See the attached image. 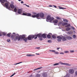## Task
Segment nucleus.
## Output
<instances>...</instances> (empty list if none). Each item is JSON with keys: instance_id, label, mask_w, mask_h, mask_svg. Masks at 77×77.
Returning a JSON list of instances; mask_svg holds the SVG:
<instances>
[{"instance_id": "obj_1", "label": "nucleus", "mask_w": 77, "mask_h": 77, "mask_svg": "<svg viewBox=\"0 0 77 77\" xmlns=\"http://www.w3.org/2000/svg\"><path fill=\"white\" fill-rule=\"evenodd\" d=\"M26 37V35H22L19 36L18 34L16 35L15 37L14 38V41H17L18 39V41H20V39H24Z\"/></svg>"}, {"instance_id": "obj_2", "label": "nucleus", "mask_w": 77, "mask_h": 77, "mask_svg": "<svg viewBox=\"0 0 77 77\" xmlns=\"http://www.w3.org/2000/svg\"><path fill=\"white\" fill-rule=\"evenodd\" d=\"M47 34H43L42 35L41 34H38L37 35V36L38 37V38H41V37H42L43 38H46V35Z\"/></svg>"}, {"instance_id": "obj_3", "label": "nucleus", "mask_w": 77, "mask_h": 77, "mask_svg": "<svg viewBox=\"0 0 77 77\" xmlns=\"http://www.w3.org/2000/svg\"><path fill=\"white\" fill-rule=\"evenodd\" d=\"M47 20H50V23H52V21L54 20L53 17H51L50 16L48 15L47 17V21H48Z\"/></svg>"}, {"instance_id": "obj_4", "label": "nucleus", "mask_w": 77, "mask_h": 77, "mask_svg": "<svg viewBox=\"0 0 77 77\" xmlns=\"http://www.w3.org/2000/svg\"><path fill=\"white\" fill-rule=\"evenodd\" d=\"M35 37V35H29L27 37V39L28 40H32V39H33Z\"/></svg>"}, {"instance_id": "obj_5", "label": "nucleus", "mask_w": 77, "mask_h": 77, "mask_svg": "<svg viewBox=\"0 0 77 77\" xmlns=\"http://www.w3.org/2000/svg\"><path fill=\"white\" fill-rule=\"evenodd\" d=\"M6 2H7V3H6L5 4V7L7 9H10V7H8V6H9V2L6 1Z\"/></svg>"}, {"instance_id": "obj_6", "label": "nucleus", "mask_w": 77, "mask_h": 77, "mask_svg": "<svg viewBox=\"0 0 77 77\" xmlns=\"http://www.w3.org/2000/svg\"><path fill=\"white\" fill-rule=\"evenodd\" d=\"M39 14V17H40L41 18H44V14L43 13H38Z\"/></svg>"}, {"instance_id": "obj_7", "label": "nucleus", "mask_w": 77, "mask_h": 77, "mask_svg": "<svg viewBox=\"0 0 77 77\" xmlns=\"http://www.w3.org/2000/svg\"><path fill=\"white\" fill-rule=\"evenodd\" d=\"M61 37V39L63 41H66V37L64 36H62Z\"/></svg>"}, {"instance_id": "obj_8", "label": "nucleus", "mask_w": 77, "mask_h": 77, "mask_svg": "<svg viewBox=\"0 0 77 77\" xmlns=\"http://www.w3.org/2000/svg\"><path fill=\"white\" fill-rule=\"evenodd\" d=\"M57 38H58L57 41L58 42H60L61 41V39H62V37L60 36H58L57 37Z\"/></svg>"}, {"instance_id": "obj_9", "label": "nucleus", "mask_w": 77, "mask_h": 77, "mask_svg": "<svg viewBox=\"0 0 77 77\" xmlns=\"http://www.w3.org/2000/svg\"><path fill=\"white\" fill-rule=\"evenodd\" d=\"M39 14H38L36 15L32 16V18H36H36H38L39 17Z\"/></svg>"}, {"instance_id": "obj_10", "label": "nucleus", "mask_w": 77, "mask_h": 77, "mask_svg": "<svg viewBox=\"0 0 77 77\" xmlns=\"http://www.w3.org/2000/svg\"><path fill=\"white\" fill-rule=\"evenodd\" d=\"M62 25L63 26H66V25H67L68 23H66V22H64L63 23H62V22H60L59 23V24H62Z\"/></svg>"}, {"instance_id": "obj_11", "label": "nucleus", "mask_w": 77, "mask_h": 77, "mask_svg": "<svg viewBox=\"0 0 77 77\" xmlns=\"http://www.w3.org/2000/svg\"><path fill=\"white\" fill-rule=\"evenodd\" d=\"M74 72V71L72 69H70L69 70V73L70 74H73Z\"/></svg>"}, {"instance_id": "obj_12", "label": "nucleus", "mask_w": 77, "mask_h": 77, "mask_svg": "<svg viewBox=\"0 0 77 77\" xmlns=\"http://www.w3.org/2000/svg\"><path fill=\"white\" fill-rule=\"evenodd\" d=\"M18 13L19 14H21V13H22V10L21 9H19L18 10Z\"/></svg>"}, {"instance_id": "obj_13", "label": "nucleus", "mask_w": 77, "mask_h": 77, "mask_svg": "<svg viewBox=\"0 0 77 77\" xmlns=\"http://www.w3.org/2000/svg\"><path fill=\"white\" fill-rule=\"evenodd\" d=\"M66 38L67 39H68V40H71V39H72V37L70 36H67L66 37Z\"/></svg>"}, {"instance_id": "obj_14", "label": "nucleus", "mask_w": 77, "mask_h": 77, "mask_svg": "<svg viewBox=\"0 0 77 77\" xmlns=\"http://www.w3.org/2000/svg\"><path fill=\"white\" fill-rule=\"evenodd\" d=\"M61 65H66V66H71V65L67 63H61Z\"/></svg>"}, {"instance_id": "obj_15", "label": "nucleus", "mask_w": 77, "mask_h": 77, "mask_svg": "<svg viewBox=\"0 0 77 77\" xmlns=\"http://www.w3.org/2000/svg\"><path fill=\"white\" fill-rule=\"evenodd\" d=\"M52 35V34L51 33H49V34L47 35V37L48 38H51V35Z\"/></svg>"}, {"instance_id": "obj_16", "label": "nucleus", "mask_w": 77, "mask_h": 77, "mask_svg": "<svg viewBox=\"0 0 77 77\" xmlns=\"http://www.w3.org/2000/svg\"><path fill=\"white\" fill-rule=\"evenodd\" d=\"M10 6L12 9H14L15 8V6L13 4H11L10 5Z\"/></svg>"}, {"instance_id": "obj_17", "label": "nucleus", "mask_w": 77, "mask_h": 77, "mask_svg": "<svg viewBox=\"0 0 77 77\" xmlns=\"http://www.w3.org/2000/svg\"><path fill=\"white\" fill-rule=\"evenodd\" d=\"M26 56L29 57H30L31 56H35V54H27L26 55Z\"/></svg>"}, {"instance_id": "obj_18", "label": "nucleus", "mask_w": 77, "mask_h": 77, "mask_svg": "<svg viewBox=\"0 0 77 77\" xmlns=\"http://www.w3.org/2000/svg\"><path fill=\"white\" fill-rule=\"evenodd\" d=\"M43 77H47V74L46 73H44L43 74Z\"/></svg>"}, {"instance_id": "obj_19", "label": "nucleus", "mask_w": 77, "mask_h": 77, "mask_svg": "<svg viewBox=\"0 0 77 77\" xmlns=\"http://www.w3.org/2000/svg\"><path fill=\"white\" fill-rule=\"evenodd\" d=\"M71 30V28L69 27H67L66 29V31H69V30Z\"/></svg>"}, {"instance_id": "obj_20", "label": "nucleus", "mask_w": 77, "mask_h": 77, "mask_svg": "<svg viewBox=\"0 0 77 77\" xmlns=\"http://www.w3.org/2000/svg\"><path fill=\"white\" fill-rule=\"evenodd\" d=\"M59 8L60 9H66L65 8H62L60 6H59Z\"/></svg>"}, {"instance_id": "obj_21", "label": "nucleus", "mask_w": 77, "mask_h": 77, "mask_svg": "<svg viewBox=\"0 0 77 77\" xmlns=\"http://www.w3.org/2000/svg\"><path fill=\"white\" fill-rule=\"evenodd\" d=\"M0 2H1L2 3H4L5 2V0H0Z\"/></svg>"}, {"instance_id": "obj_22", "label": "nucleus", "mask_w": 77, "mask_h": 77, "mask_svg": "<svg viewBox=\"0 0 77 77\" xmlns=\"http://www.w3.org/2000/svg\"><path fill=\"white\" fill-rule=\"evenodd\" d=\"M58 22V20H54V23L55 24H57V23Z\"/></svg>"}, {"instance_id": "obj_23", "label": "nucleus", "mask_w": 77, "mask_h": 77, "mask_svg": "<svg viewBox=\"0 0 77 77\" xmlns=\"http://www.w3.org/2000/svg\"><path fill=\"white\" fill-rule=\"evenodd\" d=\"M63 21L64 22H66V23H68V21L66 19H63Z\"/></svg>"}, {"instance_id": "obj_24", "label": "nucleus", "mask_w": 77, "mask_h": 77, "mask_svg": "<svg viewBox=\"0 0 77 77\" xmlns=\"http://www.w3.org/2000/svg\"><path fill=\"white\" fill-rule=\"evenodd\" d=\"M31 14L30 13H26V16H28V17H30L31 16Z\"/></svg>"}, {"instance_id": "obj_25", "label": "nucleus", "mask_w": 77, "mask_h": 77, "mask_svg": "<svg viewBox=\"0 0 77 77\" xmlns=\"http://www.w3.org/2000/svg\"><path fill=\"white\" fill-rule=\"evenodd\" d=\"M41 68H42V67H41L37 69H34V71H36V70H37V69H41Z\"/></svg>"}, {"instance_id": "obj_26", "label": "nucleus", "mask_w": 77, "mask_h": 77, "mask_svg": "<svg viewBox=\"0 0 77 77\" xmlns=\"http://www.w3.org/2000/svg\"><path fill=\"white\" fill-rule=\"evenodd\" d=\"M24 41L25 42H27V38H25L23 39Z\"/></svg>"}, {"instance_id": "obj_27", "label": "nucleus", "mask_w": 77, "mask_h": 77, "mask_svg": "<svg viewBox=\"0 0 77 77\" xmlns=\"http://www.w3.org/2000/svg\"><path fill=\"white\" fill-rule=\"evenodd\" d=\"M17 11V8H15L14 9V12H16Z\"/></svg>"}, {"instance_id": "obj_28", "label": "nucleus", "mask_w": 77, "mask_h": 77, "mask_svg": "<svg viewBox=\"0 0 77 77\" xmlns=\"http://www.w3.org/2000/svg\"><path fill=\"white\" fill-rule=\"evenodd\" d=\"M56 18L57 19V20H60L61 19V18L60 17H57Z\"/></svg>"}, {"instance_id": "obj_29", "label": "nucleus", "mask_w": 77, "mask_h": 77, "mask_svg": "<svg viewBox=\"0 0 77 77\" xmlns=\"http://www.w3.org/2000/svg\"><path fill=\"white\" fill-rule=\"evenodd\" d=\"M71 26V25L70 24H69L65 26V27H70Z\"/></svg>"}, {"instance_id": "obj_30", "label": "nucleus", "mask_w": 77, "mask_h": 77, "mask_svg": "<svg viewBox=\"0 0 77 77\" xmlns=\"http://www.w3.org/2000/svg\"><path fill=\"white\" fill-rule=\"evenodd\" d=\"M52 38H53L54 39H56V36L54 35H52Z\"/></svg>"}, {"instance_id": "obj_31", "label": "nucleus", "mask_w": 77, "mask_h": 77, "mask_svg": "<svg viewBox=\"0 0 77 77\" xmlns=\"http://www.w3.org/2000/svg\"><path fill=\"white\" fill-rule=\"evenodd\" d=\"M11 33H9L7 34V36H8V37H10L11 36Z\"/></svg>"}, {"instance_id": "obj_32", "label": "nucleus", "mask_w": 77, "mask_h": 77, "mask_svg": "<svg viewBox=\"0 0 77 77\" xmlns=\"http://www.w3.org/2000/svg\"><path fill=\"white\" fill-rule=\"evenodd\" d=\"M14 36L13 35H12L11 36V38L12 39H14Z\"/></svg>"}, {"instance_id": "obj_33", "label": "nucleus", "mask_w": 77, "mask_h": 77, "mask_svg": "<svg viewBox=\"0 0 77 77\" xmlns=\"http://www.w3.org/2000/svg\"><path fill=\"white\" fill-rule=\"evenodd\" d=\"M40 76H41V75H40V74H37V75H36V77H40Z\"/></svg>"}, {"instance_id": "obj_34", "label": "nucleus", "mask_w": 77, "mask_h": 77, "mask_svg": "<svg viewBox=\"0 0 77 77\" xmlns=\"http://www.w3.org/2000/svg\"><path fill=\"white\" fill-rule=\"evenodd\" d=\"M23 63V62H20L16 63L15 64H14V65H18V64H20V63Z\"/></svg>"}, {"instance_id": "obj_35", "label": "nucleus", "mask_w": 77, "mask_h": 77, "mask_svg": "<svg viewBox=\"0 0 77 77\" xmlns=\"http://www.w3.org/2000/svg\"><path fill=\"white\" fill-rule=\"evenodd\" d=\"M75 37H76V35H73V38L74 39H75Z\"/></svg>"}, {"instance_id": "obj_36", "label": "nucleus", "mask_w": 77, "mask_h": 77, "mask_svg": "<svg viewBox=\"0 0 77 77\" xmlns=\"http://www.w3.org/2000/svg\"><path fill=\"white\" fill-rule=\"evenodd\" d=\"M65 53H69V51H64Z\"/></svg>"}, {"instance_id": "obj_37", "label": "nucleus", "mask_w": 77, "mask_h": 77, "mask_svg": "<svg viewBox=\"0 0 77 77\" xmlns=\"http://www.w3.org/2000/svg\"><path fill=\"white\" fill-rule=\"evenodd\" d=\"M59 63H56L54 64V66H55L56 65H59Z\"/></svg>"}, {"instance_id": "obj_38", "label": "nucleus", "mask_w": 77, "mask_h": 77, "mask_svg": "<svg viewBox=\"0 0 77 77\" xmlns=\"http://www.w3.org/2000/svg\"><path fill=\"white\" fill-rule=\"evenodd\" d=\"M42 37H40L39 38V39L40 41H42Z\"/></svg>"}, {"instance_id": "obj_39", "label": "nucleus", "mask_w": 77, "mask_h": 77, "mask_svg": "<svg viewBox=\"0 0 77 77\" xmlns=\"http://www.w3.org/2000/svg\"><path fill=\"white\" fill-rule=\"evenodd\" d=\"M37 35H34L35 37V36H36V37L34 38L35 39H37V37H38V36H37Z\"/></svg>"}, {"instance_id": "obj_40", "label": "nucleus", "mask_w": 77, "mask_h": 77, "mask_svg": "<svg viewBox=\"0 0 77 77\" xmlns=\"http://www.w3.org/2000/svg\"><path fill=\"white\" fill-rule=\"evenodd\" d=\"M54 53H55V54H59V53L58 52H55Z\"/></svg>"}, {"instance_id": "obj_41", "label": "nucleus", "mask_w": 77, "mask_h": 77, "mask_svg": "<svg viewBox=\"0 0 77 77\" xmlns=\"http://www.w3.org/2000/svg\"><path fill=\"white\" fill-rule=\"evenodd\" d=\"M23 15H26V16H27V13H23Z\"/></svg>"}, {"instance_id": "obj_42", "label": "nucleus", "mask_w": 77, "mask_h": 77, "mask_svg": "<svg viewBox=\"0 0 77 77\" xmlns=\"http://www.w3.org/2000/svg\"><path fill=\"white\" fill-rule=\"evenodd\" d=\"M48 42H49V43H51V41L50 40H49L48 41Z\"/></svg>"}, {"instance_id": "obj_43", "label": "nucleus", "mask_w": 77, "mask_h": 77, "mask_svg": "<svg viewBox=\"0 0 77 77\" xmlns=\"http://www.w3.org/2000/svg\"><path fill=\"white\" fill-rule=\"evenodd\" d=\"M7 42H11V40L10 39H8L7 40Z\"/></svg>"}, {"instance_id": "obj_44", "label": "nucleus", "mask_w": 77, "mask_h": 77, "mask_svg": "<svg viewBox=\"0 0 77 77\" xmlns=\"http://www.w3.org/2000/svg\"><path fill=\"white\" fill-rule=\"evenodd\" d=\"M70 53H74V50L72 51H70Z\"/></svg>"}, {"instance_id": "obj_45", "label": "nucleus", "mask_w": 77, "mask_h": 77, "mask_svg": "<svg viewBox=\"0 0 77 77\" xmlns=\"http://www.w3.org/2000/svg\"><path fill=\"white\" fill-rule=\"evenodd\" d=\"M71 27L73 30H75V28H74V27L73 26V27Z\"/></svg>"}, {"instance_id": "obj_46", "label": "nucleus", "mask_w": 77, "mask_h": 77, "mask_svg": "<svg viewBox=\"0 0 77 77\" xmlns=\"http://www.w3.org/2000/svg\"><path fill=\"white\" fill-rule=\"evenodd\" d=\"M52 52H53L54 53H55L56 52V51L52 50Z\"/></svg>"}, {"instance_id": "obj_47", "label": "nucleus", "mask_w": 77, "mask_h": 77, "mask_svg": "<svg viewBox=\"0 0 77 77\" xmlns=\"http://www.w3.org/2000/svg\"><path fill=\"white\" fill-rule=\"evenodd\" d=\"M33 14H34V15H37V14H36V13H35V12H33Z\"/></svg>"}, {"instance_id": "obj_48", "label": "nucleus", "mask_w": 77, "mask_h": 77, "mask_svg": "<svg viewBox=\"0 0 77 77\" xmlns=\"http://www.w3.org/2000/svg\"><path fill=\"white\" fill-rule=\"evenodd\" d=\"M3 35H6V34L5 32H3Z\"/></svg>"}, {"instance_id": "obj_49", "label": "nucleus", "mask_w": 77, "mask_h": 77, "mask_svg": "<svg viewBox=\"0 0 77 77\" xmlns=\"http://www.w3.org/2000/svg\"><path fill=\"white\" fill-rule=\"evenodd\" d=\"M60 54H64V53L63 52H61L60 53Z\"/></svg>"}, {"instance_id": "obj_50", "label": "nucleus", "mask_w": 77, "mask_h": 77, "mask_svg": "<svg viewBox=\"0 0 77 77\" xmlns=\"http://www.w3.org/2000/svg\"><path fill=\"white\" fill-rule=\"evenodd\" d=\"M35 48L36 49H39V48H40V47H38V48Z\"/></svg>"}, {"instance_id": "obj_51", "label": "nucleus", "mask_w": 77, "mask_h": 77, "mask_svg": "<svg viewBox=\"0 0 77 77\" xmlns=\"http://www.w3.org/2000/svg\"><path fill=\"white\" fill-rule=\"evenodd\" d=\"M14 75H15V74H13V75H12L10 77H12L13 76H14Z\"/></svg>"}, {"instance_id": "obj_52", "label": "nucleus", "mask_w": 77, "mask_h": 77, "mask_svg": "<svg viewBox=\"0 0 77 77\" xmlns=\"http://www.w3.org/2000/svg\"><path fill=\"white\" fill-rule=\"evenodd\" d=\"M53 6H54V8H57V7L55 5H53Z\"/></svg>"}, {"instance_id": "obj_53", "label": "nucleus", "mask_w": 77, "mask_h": 77, "mask_svg": "<svg viewBox=\"0 0 77 77\" xmlns=\"http://www.w3.org/2000/svg\"><path fill=\"white\" fill-rule=\"evenodd\" d=\"M75 75H77V71H76V72H75Z\"/></svg>"}, {"instance_id": "obj_54", "label": "nucleus", "mask_w": 77, "mask_h": 77, "mask_svg": "<svg viewBox=\"0 0 77 77\" xmlns=\"http://www.w3.org/2000/svg\"><path fill=\"white\" fill-rule=\"evenodd\" d=\"M57 50H59V49H60V48H57Z\"/></svg>"}, {"instance_id": "obj_55", "label": "nucleus", "mask_w": 77, "mask_h": 77, "mask_svg": "<svg viewBox=\"0 0 77 77\" xmlns=\"http://www.w3.org/2000/svg\"><path fill=\"white\" fill-rule=\"evenodd\" d=\"M21 3H24V2L23 1H21Z\"/></svg>"}, {"instance_id": "obj_56", "label": "nucleus", "mask_w": 77, "mask_h": 77, "mask_svg": "<svg viewBox=\"0 0 77 77\" xmlns=\"http://www.w3.org/2000/svg\"><path fill=\"white\" fill-rule=\"evenodd\" d=\"M49 7H52V5H49Z\"/></svg>"}, {"instance_id": "obj_57", "label": "nucleus", "mask_w": 77, "mask_h": 77, "mask_svg": "<svg viewBox=\"0 0 77 77\" xmlns=\"http://www.w3.org/2000/svg\"><path fill=\"white\" fill-rule=\"evenodd\" d=\"M35 54H37V55H39V54L36 53Z\"/></svg>"}, {"instance_id": "obj_58", "label": "nucleus", "mask_w": 77, "mask_h": 77, "mask_svg": "<svg viewBox=\"0 0 77 77\" xmlns=\"http://www.w3.org/2000/svg\"><path fill=\"white\" fill-rule=\"evenodd\" d=\"M23 5H26V6H27V5H26V4H23Z\"/></svg>"}, {"instance_id": "obj_59", "label": "nucleus", "mask_w": 77, "mask_h": 77, "mask_svg": "<svg viewBox=\"0 0 77 77\" xmlns=\"http://www.w3.org/2000/svg\"><path fill=\"white\" fill-rule=\"evenodd\" d=\"M2 36V34H0V36Z\"/></svg>"}, {"instance_id": "obj_60", "label": "nucleus", "mask_w": 77, "mask_h": 77, "mask_svg": "<svg viewBox=\"0 0 77 77\" xmlns=\"http://www.w3.org/2000/svg\"><path fill=\"white\" fill-rule=\"evenodd\" d=\"M19 2H21L22 0H18Z\"/></svg>"}, {"instance_id": "obj_61", "label": "nucleus", "mask_w": 77, "mask_h": 77, "mask_svg": "<svg viewBox=\"0 0 77 77\" xmlns=\"http://www.w3.org/2000/svg\"><path fill=\"white\" fill-rule=\"evenodd\" d=\"M53 51V50H50V51H52H52Z\"/></svg>"}, {"instance_id": "obj_62", "label": "nucleus", "mask_w": 77, "mask_h": 77, "mask_svg": "<svg viewBox=\"0 0 77 77\" xmlns=\"http://www.w3.org/2000/svg\"><path fill=\"white\" fill-rule=\"evenodd\" d=\"M13 34H14V35H15V33L14 32L13 33Z\"/></svg>"}, {"instance_id": "obj_63", "label": "nucleus", "mask_w": 77, "mask_h": 77, "mask_svg": "<svg viewBox=\"0 0 77 77\" xmlns=\"http://www.w3.org/2000/svg\"><path fill=\"white\" fill-rule=\"evenodd\" d=\"M27 7H29V5H27Z\"/></svg>"}, {"instance_id": "obj_64", "label": "nucleus", "mask_w": 77, "mask_h": 77, "mask_svg": "<svg viewBox=\"0 0 77 77\" xmlns=\"http://www.w3.org/2000/svg\"><path fill=\"white\" fill-rule=\"evenodd\" d=\"M64 77H67V76H64Z\"/></svg>"}]
</instances>
